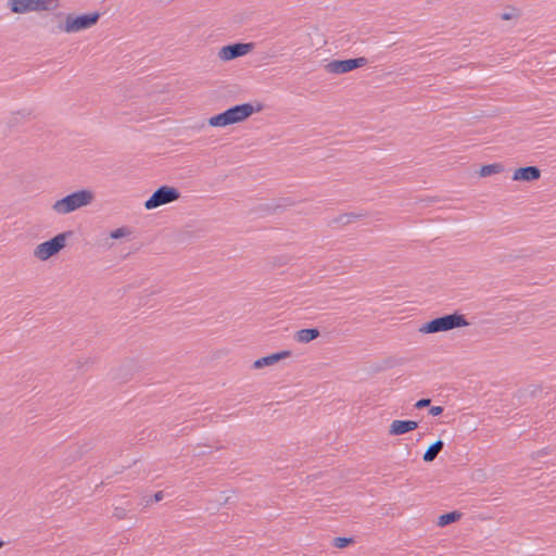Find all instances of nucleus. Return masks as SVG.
<instances>
[{
    "instance_id": "1",
    "label": "nucleus",
    "mask_w": 556,
    "mask_h": 556,
    "mask_svg": "<svg viewBox=\"0 0 556 556\" xmlns=\"http://www.w3.org/2000/svg\"><path fill=\"white\" fill-rule=\"evenodd\" d=\"M262 105L254 108L251 103L233 105L226 111L208 118V125L212 127H226L248 119L255 112H260Z\"/></svg>"
},
{
    "instance_id": "2",
    "label": "nucleus",
    "mask_w": 556,
    "mask_h": 556,
    "mask_svg": "<svg viewBox=\"0 0 556 556\" xmlns=\"http://www.w3.org/2000/svg\"><path fill=\"white\" fill-rule=\"evenodd\" d=\"M468 325L469 321L466 319L464 314L454 312L452 314L435 317L422 324L419 328V332L424 334H432L467 327Z\"/></svg>"
},
{
    "instance_id": "3",
    "label": "nucleus",
    "mask_w": 556,
    "mask_h": 556,
    "mask_svg": "<svg viewBox=\"0 0 556 556\" xmlns=\"http://www.w3.org/2000/svg\"><path fill=\"white\" fill-rule=\"evenodd\" d=\"M93 199L94 194L91 190L80 189L65 195L60 200H56L52 205V210L61 215L70 214L76 210L91 204Z\"/></svg>"
},
{
    "instance_id": "4",
    "label": "nucleus",
    "mask_w": 556,
    "mask_h": 556,
    "mask_svg": "<svg viewBox=\"0 0 556 556\" xmlns=\"http://www.w3.org/2000/svg\"><path fill=\"white\" fill-rule=\"evenodd\" d=\"M100 12H91L85 13L80 15H76L74 13H68L65 15L64 23H60L58 25L59 31H64L67 34L78 33L85 29H88L94 26L101 17Z\"/></svg>"
},
{
    "instance_id": "5",
    "label": "nucleus",
    "mask_w": 556,
    "mask_h": 556,
    "mask_svg": "<svg viewBox=\"0 0 556 556\" xmlns=\"http://www.w3.org/2000/svg\"><path fill=\"white\" fill-rule=\"evenodd\" d=\"M73 236V231H64L53 238L39 243L34 250V256L40 261H47L56 255L66 245V240Z\"/></svg>"
},
{
    "instance_id": "6",
    "label": "nucleus",
    "mask_w": 556,
    "mask_h": 556,
    "mask_svg": "<svg viewBox=\"0 0 556 556\" xmlns=\"http://www.w3.org/2000/svg\"><path fill=\"white\" fill-rule=\"evenodd\" d=\"M8 5L12 13L25 14L54 10L59 7V0H8Z\"/></svg>"
},
{
    "instance_id": "7",
    "label": "nucleus",
    "mask_w": 556,
    "mask_h": 556,
    "mask_svg": "<svg viewBox=\"0 0 556 556\" xmlns=\"http://www.w3.org/2000/svg\"><path fill=\"white\" fill-rule=\"evenodd\" d=\"M180 198V191L172 186L163 185L159 187L152 195L144 202L147 210H154L162 205L172 203Z\"/></svg>"
},
{
    "instance_id": "8",
    "label": "nucleus",
    "mask_w": 556,
    "mask_h": 556,
    "mask_svg": "<svg viewBox=\"0 0 556 556\" xmlns=\"http://www.w3.org/2000/svg\"><path fill=\"white\" fill-rule=\"evenodd\" d=\"M368 64L364 56L346 60H332L325 65V70L331 74H345Z\"/></svg>"
},
{
    "instance_id": "9",
    "label": "nucleus",
    "mask_w": 556,
    "mask_h": 556,
    "mask_svg": "<svg viewBox=\"0 0 556 556\" xmlns=\"http://www.w3.org/2000/svg\"><path fill=\"white\" fill-rule=\"evenodd\" d=\"M254 48V43H243V42H236L231 45L224 46L219 52L218 56L223 61H231L237 58L243 56L248 54L252 49Z\"/></svg>"
},
{
    "instance_id": "10",
    "label": "nucleus",
    "mask_w": 556,
    "mask_h": 556,
    "mask_svg": "<svg viewBox=\"0 0 556 556\" xmlns=\"http://www.w3.org/2000/svg\"><path fill=\"white\" fill-rule=\"evenodd\" d=\"M141 369L140 364L136 359H126L113 371V379L124 383L131 379V377L139 372Z\"/></svg>"
},
{
    "instance_id": "11",
    "label": "nucleus",
    "mask_w": 556,
    "mask_h": 556,
    "mask_svg": "<svg viewBox=\"0 0 556 556\" xmlns=\"http://www.w3.org/2000/svg\"><path fill=\"white\" fill-rule=\"evenodd\" d=\"M541 169L538 166H523L515 169L513 180L531 182L540 179Z\"/></svg>"
},
{
    "instance_id": "12",
    "label": "nucleus",
    "mask_w": 556,
    "mask_h": 556,
    "mask_svg": "<svg viewBox=\"0 0 556 556\" xmlns=\"http://www.w3.org/2000/svg\"><path fill=\"white\" fill-rule=\"evenodd\" d=\"M291 354H292L291 351L283 350V351L277 352V353H273V354L263 356L253 363V368L261 369L263 367L271 366L287 357H290Z\"/></svg>"
},
{
    "instance_id": "13",
    "label": "nucleus",
    "mask_w": 556,
    "mask_h": 556,
    "mask_svg": "<svg viewBox=\"0 0 556 556\" xmlns=\"http://www.w3.org/2000/svg\"><path fill=\"white\" fill-rule=\"evenodd\" d=\"M418 421L415 420H394L390 425V435H402L418 428Z\"/></svg>"
},
{
    "instance_id": "14",
    "label": "nucleus",
    "mask_w": 556,
    "mask_h": 556,
    "mask_svg": "<svg viewBox=\"0 0 556 556\" xmlns=\"http://www.w3.org/2000/svg\"><path fill=\"white\" fill-rule=\"evenodd\" d=\"M320 336L318 328H304L294 333V339L300 343H309Z\"/></svg>"
},
{
    "instance_id": "15",
    "label": "nucleus",
    "mask_w": 556,
    "mask_h": 556,
    "mask_svg": "<svg viewBox=\"0 0 556 556\" xmlns=\"http://www.w3.org/2000/svg\"><path fill=\"white\" fill-rule=\"evenodd\" d=\"M443 447H444V442L441 439H438L437 441H434L432 444H430L428 446V448L424 453V456H422L424 462H426V463L433 462L437 458V456L439 455V453L443 450Z\"/></svg>"
},
{
    "instance_id": "16",
    "label": "nucleus",
    "mask_w": 556,
    "mask_h": 556,
    "mask_svg": "<svg viewBox=\"0 0 556 556\" xmlns=\"http://www.w3.org/2000/svg\"><path fill=\"white\" fill-rule=\"evenodd\" d=\"M460 518H462V513H459L458 510L445 513L439 517L438 526L445 527L453 522L458 521Z\"/></svg>"
},
{
    "instance_id": "17",
    "label": "nucleus",
    "mask_w": 556,
    "mask_h": 556,
    "mask_svg": "<svg viewBox=\"0 0 556 556\" xmlns=\"http://www.w3.org/2000/svg\"><path fill=\"white\" fill-rule=\"evenodd\" d=\"M503 170V165L500 164V163H493V164H488V165H483L480 167V170H479V174L481 177H488V176H491L493 174H497V173H501Z\"/></svg>"
},
{
    "instance_id": "18",
    "label": "nucleus",
    "mask_w": 556,
    "mask_h": 556,
    "mask_svg": "<svg viewBox=\"0 0 556 556\" xmlns=\"http://www.w3.org/2000/svg\"><path fill=\"white\" fill-rule=\"evenodd\" d=\"M291 262V256L289 255H279V256H273L268 258V264L271 265V267H282Z\"/></svg>"
},
{
    "instance_id": "19",
    "label": "nucleus",
    "mask_w": 556,
    "mask_h": 556,
    "mask_svg": "<svg viewBox=\"0 0 556 556\" xmlns=\"http://www.w3.org/2000/svg\"><path fill=\"white\" fill-rule=\"evenodd\" d=\"M355 542L353 536L345 538V536H337L332 540V546L337 548H344L349 545L353 544Z\"/></svg>"
},
{
    "instance_id": "20",
    "label": "nucleus",
    "mask_w": 556,
    "mask_h": 556,
    "mask_svg": "<svg viewBox=\"0 0 556 556\" xmlns=\"http://www.w3.org/2000/svg\"><path fill=\"white\" fill-rule=\"evenodd\" d=\"M294 204V202L288 198H285V199H281L279 201V203L273 205V206H268L267 207V211L270 212V213H275L277 212L278 210H281V208H286L288 206H292Z\"/></svg>"
},
{
    "instance_id": "21",
    "label": "nucleus",
    "mask_w": 556,
    "mask_h": 556,
    "mask_svg": "<svg viewBox=\"0 0 556 556\" xmlns=\"http://www.w3.org/2000/svg\"><path fill=\"white\" fill-rule=\"evenodd\" d=\"M130 233H131L130 228L127 227V226H123V227H119V228H117L115 230H112L110 232V237L112 239H121V238L129 236Z\"/></svg>"
},
{
    "instance_id": "22",
    "label": "nucleus",
    "mask_w": 556,
    "mask_h": 556,
    "mask_svg": "<svg viewBox=\"0 0 556 556\" xmlns=\"http://www.w3.org/2000/svg\"><path fill=\"white\" fill-rule=\"evenodd\" d=\"M520 16V10L515 7H509L507 12H503L501 14V18L503 21H509L513 18H518Z\"/></svg>"
},
{
    "instance_id": "23",
    "label": "nucleus",
    "mask_w": 556,
    "mask_h": 556,
    "mask_svg": "<svg viewBox=\"0 0 556 556\" xmlns=\"http://www.w3.org/2000/svg\"><path fill=\"white\" fill-rule=\"evenodd\" d=\"M431 403V400L430 399H420L418 400L416 403H415V408L417 409H421V408H425L427 406H429Z\"/></svg>"
},
{
    "instance_id": "24",
    "label": "nucleus",
    "mask_w": 556,
    "mask_h": 556,
    "mask_svg": "<svg viewBox=\"0 0 556 556\" xmlns=\"http://www.w3.org/2000/svg\"><path fill=\"white\" fill-rule=\"evenodd\" d=\"M164 497L163 491H157L150 500L147 501V505L157 503Z\"/></svg>"
},
{
    "instance_id": "25",
    "label": "nucleus",
    "mask_w": 556,
    "mask_h": 556,
    "mask_svg": "<svg viewBox=\"0 0 556 556\" xmlns=\"http://www.w3.org/2000/svg\"><path fill=\"white\" fill-rule=\"evenodd\" d=\"M113 516L116 517L118 520H122L126 517V509L122 507H115Z\"/></svg>"
},
{
    "instance_id": "26",
    "label": "nucleus",
    "mask_w": 556,
    "mask_h": 556,
    "mask_svg": "<svg viewBox=\"0 0 556 556\" xmlns=\"http://www.w3.org/2000/svg\"><path fill=\"white\" fill-rule=\"evenodd\" d=\"M345 214H346V217L350 223L366 216V214H363V213H345Z\"/></svg>"
},
{
    "instance_id": "27",
    "label": "nucleus",
    "mask_w": 556,
    "mask_h": 556,
    "mask_svg": "<svg viewBox=\"0 0 556 556\" xmlns=\"http://www.w3.org/2000/svg\"><path fill=\"white\" fill-rule=\"evenodd\" d=\"M333 223L341 224V225H348L350 224L346 214H341L338 217L333 219Z\"/></svg>"
},
{
    "instance_id": "28",
    "label": "nucleus",
    "mask_w": 556,
    "mask_h": 556,
    "mask_svg": "<svg viewBox=\"0 0 556 556\" xmlns=\"http://www.w3.org/2000/svg\"><path fill=\"white\" fill-rule=\"evenodd\" d=\"M444 408L442 406H431L429 409V414L431 416H439L443 413Z\"/></svg>"
},
{
    "instance_id": "29",
    "label": "nucleus",
    "mask_w": 556,
    "mask_h": 556,
    "mask_svg": "<svg viewBox=\"0 0 556 556\" xmlns=\"http://www.w3.org/2000/svg\"><path fill=\"white\" fill-rule=\"evenodd\" d=\"M4 546V542L0 540V548Z\"/></svg>"
},
{
    "instance_id": "30",
    "label": "nucleus",
    "mask_w": 556,
    "mask_h": 556,
    "mask_svg": "<svg viewBox=\"0 0 556 556\" xmlns=\"http://www.w3.org/2000/svg\"><path fill=\"white\" fill-rule=\"evenodd\" d=\"M55 16H56V17H61V16H63V13H61V12H60V13H58Z\"/></svg>"
},
{
    "instance_id": "31",
    "label": "nucleus",
    "mask_w": 556,
    "mask_h": 556,
    "mask_svg": "<svg viewBox=\"0 0 556 556\" xmlns=\"http://www.w3.org/2000/svg\"><path fill=\"white\" fill-rule=\"evenodd\" d=\"M538 389H539V388H535V389L531 392V394H532V395H534Z\"/></svg>"
}]
</instances>
